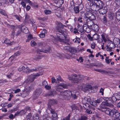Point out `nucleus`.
I'll list each match as a JSON object with an SVG mask.
<instances>
[{
    "label": "nucleus",
    "mask_w": 120,
    "mask_h": 120,
    "mask_svg": "<svg viewBox=\"0 0 120 120\" xmlns=\"http://www.w3.org/2000/svg\"><path fill=\"white\" fill-rule=\"evenodd\" d=\"M56 28L57 31L61 34L58 33L56 34L57 36L56 40L58 41L62 42L63 41L64 39L65 38V37L64 35V32L63 30L64 26L60 22H58Z\"/></svg>",
    "instance_id": "1"
},
{
    "label": "nucleus",
    "mask_w": 120,
    "mask_h": 120,
    "mask_svg": "<svg viewBox=\"0 0 120 120\" xmlns=\"http://www.w3.org/2000/svg\"><path fill=\"white\" fill-rule=\"evenodd\" d=\"M72 93L70 91L66 90L64 91H61L60 92L59 96L60 98L65 99H69L71 96L75 99H76V94H72Z\"/></svg>",
    "instance_id": "2"
},
{
    "label": "nucleus",
    "mask_w": 120,
    "mask_h": 120,
    "mask_svg": "<svg viewBox=\"0 0 120 120\" xmlns=\"http://www.w3.org/2000/svg\"><path fill=\"white\" fill-rule=\"evenodd\" d=\"M42 74V72H39L35 75H30L28 77V79L24 81L23 84L25 85L26 84H28L30 82H33L35 79L36 78V77L41 75Z\"/></svg>",
    "instance_id": "3"
},
{
    "label": "nucleus",
    "mask_w": 120,
    "mask_h": 120,
    "mask_svg": "<svg viewBox=\"0 0 120 120\" xmlns=\"http://www.w3.org/2000/svg\"><path fill=\"white\" fill-rule=\"evenodd\" d=\"M107 108L106 107H104L103 106L101 107V108L98 109L101 111L103 112H105L106 114L109 116H112L113 114L115 112V109H112L111 110L108 109H105Z\"/></svg>",
    "instance_id": "4"
},
{
    "label": "nucleus",
    "mask_w": 120,
    "mask_h": 120,
    "mask_svg": "<svg viewBox=\"0 0 120 120\" xmlns=\"http://www.w3.org/2000/svg\"><path fill=\"white\" fill-rule=\"evenodd\" d=\"M93 89V90L95 89L96 91L98 89V87L96 86H95L94 87H92L89 84L84 85H83L82 86L81 89L84 92H85L86 91L89 90V89Z\"/></svg>",
    "instance_id": "5"
},
{
    "label": "nucleus",
    "mask_w": 120,
    "mask_h": 120,
    "mask_svg": "<svg viewBox=\"0 0 120 120\" xmlns=\"http://www.w3.org/2000/svg\"><path fill=\"white\" fill-rule=\"evenodd\" d=\"M56 56L60 59H62L63 57H66L67 59H69L71 56V53L70 52H68L65 55L63 54L58 53Z\"/></svg>",
    "instance_id": "6"
},
{
    "label": "nucleus",
    "mask_w": 120,
    "mask_h": 120,
    "mask_svg": "<svg viewBox=\"0 0 120 120\" xmlns=\"http://www.w3.org/2000/svg\"><path fill=\"white\" fill-rule=\"evenodd\" d=\"M31 86H29L28 87L26 88L25 91L22 94V96L23 97H25L27 96L29 94V92L33 88H32Z\"/></svg>",
    "instance_id": "7"
},
{
    "label": "nucleus",
    "mask_w": 120,
    "mask_h": 120,
    "mask_svg": "<svg viewBox=\"0 0 120 120\" xmlns=\"http://www.w3.org/2000/svg\"><path fill=\"white\" fill-rule=\"evenodd\" d=\"M24 21L26 22L33 24L35 22V20H34L31 19H30L29 16L26 14L25 15Z\"/></svg>",
    "instance_id": "8"
},
{
    "label": "nucleus",
    "mask_w": 120,
    "mask_h": 120,
    "mask_svg": "<svg viewBox=\"0 0 120 120\" xmlns=\"http://www.w3.org/2000/svg\"><path fill=\"white\" fill-rule=\"evenodd\" d=\"M94 3H95L100 9L102 8L104 5L102 1L99 0H94Z\"/></svg>",
    "instance_id": "9"
},
{
    "label": "nucleus",
    "mask_w": 120,
    "mask_h": 120,
    "mask_svg": "<svg viewBox=\"0 0 120 120\" xmlns=\"http://www.w3.org/2000/svg\"><path fill=\"white\" fill-rule=\"evenodd\" d=\"M114 111L115 112L114 113L112 116L113 119L115 120L116 119L120 120V113H119L115 110Z\"/></svg>",
    "instance_id": "10"
},
{
    "label": "nucleus",
    "mask_w": 120,
    "mask_h": 120,
    "mask_svg": "<svg viewBox=\"0 0 120 120\" xmlns=\"http://www.w3.org/2000/svg\"><path fill=\"white\" fill-rule=\"evenodd\" d=\"M84 22L85 23V24L86 25L87 27L89 28H90L93 24L92 21L88 19H86Z\"/></svg>",
    "instance_id": "11"
},
{
    "label": "nucleus",
    "mask_w": 120,
    "mask_h": 120,
    "mask_svg": "<svg viewBox=\"0 0 120 120\" xmlns=\"http://www.w3.org/2000/svg\"><path fill=\"white\" fill-rule=\"evenodd\" d=\"M42 90L41 88H39L36 89L35 91L34 95L35 97H37L39 96L42 93Z\"/></svg>",
    "instance_id": "12"
},
{
    "label": "nucleus",
    "mask_w": 120,
    "mask_h": 120,
    "mask_svg": "<svg viewBox=\"0 0 120 120\" xmlns=\"http://www.w3.org/2000/svg\"><path fill=\"white\" fill-rule=\"evenodd\" d=\"M119 44H120V41L119 39L117 38L114 39L113 42L111 41L110 43V44L113 45H118Z\"/></svg>",
    "instance_id": "13"
},
{
    "label": "nucleus",
    "mask_w": 120,
    "mask_h": 120,
    "mask_svg": "<svg viewBox=\"0 0 120 120\" xmlns=\"http://www.w3.org/2000/svg\"><path fill=\"white\" fill-rule=\"evenodd\" d=\"M90 98L89 97H85L82 100V101L84 103L88 104L90 101Z\"/></svg>",
    "instance_id": "14"
},
{
    "label": "nucleus",
    "mask_w": 120,
    "mask_h": 120,
    "mask_svg": "<svg viewBox=\"0 0 120 120\" xmlns=\"http://www.w3.org/2000/svg\"><path fill=\"white\" fill-rule=\"evenodd\" d=\"M99 13L102 14L104 15L106 13L107 11V8L104 7V8H101L99 10Z\"/></svg>",
    "instance_id": "15"
},
{
    "label": "nucleus",
    "mask_w": 120,
    "mask_h": 120,
    "mask_svg": "<svg viewBox=\"0 0 120 120\" xmlns=\"http://www.w3.org/2000/svg\"><path fill=\"white\" fill-rule=\"evenodd\" d=\"M91 8L93 11H97L100 9L97 6V4L95 3H94L92 5L91 7Z\"/></svg>",
    "instance_id": "16"
},
{
    "label": "nucleus",
    "mask_w": 120,
    "mask_h": 120,
    "mask_svg": "<svg viewBox=\"0 0 120 120\" xmlns=\"http://www.w3.org/2000/svg\"><path fill=\"white\" fill-rule=\"evenodd\" d=\"M78 76H79L78 77H76V78H74L73 80L74 82L75 83H77L79 82L82 79L81 75H77Z\"/></svg>",
    "instance_id": "17"
},
{
    "label": "nucleus",
    "mask_w": 120,
    "mask_h": 120,
    "mask_svg": "<svg viewBox=\"0 0 120 120\" xmlns=\"http://www.w3.org/2000/svg\"><path fill=\"white\" fill-rule=\"evenodd\" d=\"M67 86L65 84H61L59 85V86L57 87L56 90L57 91H60V90L62 88L61 87H62L63 88H65Z\"/></svg>",
    "instance_id": "18"
},
{
    "label": "nucleus",
    "mask_w": 120,
    "mask_h": 120,
    "mask_svg": "<svg viewBox=\"0 0 120 120\" xmlns=\"http://www.w3.org/2000/svg\"><path fill=\"white\" fill-rule=\"evenodd\" d=\"M82 6L83 7V6L82 4H80L79 6L75 7L74 8V10L75 12V13L77 14L78 13L79 11V10L80 9V7Z\"/></svg>",
    "instance_id": "19"
},
{
    "label": "nucleus",
    "mask_w": 120,
    "mask_h": 120,
    "mask_svg": "<svg viewBox=\"0 0 120 120\" xmlns=\"http://www.w3.org/2000/svg\"><path fill=\"white\" fill-rule=\"evenodd\" d=\"M46 32V30L45 29H43L41 33L39 35V37L41 38H44L45 36V33Z\"/></svg>",
    "instance_id": "20"
},
{
    "label": "nucleus",
    "mask_w": 120,
    "mask_h": 120,
    "mask_svg": "<svg viewBox=\"0 0 120 120\" xmlns=\"http://www.w3.org/2000/svg\"><path fill=\"white\" fill-rule=\"evenodd\" d=\"M68 79L70 80H73L74 78L73 77H78L79 76H78L77 75L75 74H74L72 75H68Z\"/></svg>",
    "instance_id": "21"
},
{
    "label": "nucleus",
    "mask_w": 120,
    "mask_h": 120,
    "mask_svg": "<svg viewBox=\"0 0 120 120\" xmlns=\"http://www.w3.org/2000/svg\"><path fill=\"white\" fill-rule=\"evenodd\" d=\"M40 120L39 116L37 114H35L33 116L31 120Z\"/></svg>",
    "instance_id": "22"
},
{
    "label": "nucleus",
    "mask_w": 120,
    "mask_h": 120,
    "mask_svg": "<svg viewBox=\"0 0 120 120\" xmlns=\"http://www.w3.org/2000/svg\"><path fill=\"white\" fill-rule=\"evenodd\" d=\"M102 104H104L105 105V106L104 107H106V105L111 107H113V105H112L111 104L107 102H103L102 103Z\"/></svg>",
    "instance_id": "23"
},
{
    "label": "nucleus",
    "mask_w": 120,
    "mask_h": 120,
    "mask_svg": "<svg viewBox=\"0 0 120 120\" xmlns=\"http://www.w3.org/2000/svg\"><path fill=\"white\" fill-rule=\"evenodd\" d=\"M49 102L51 105L56 104L57 103V101L53 99L49 100Z\"/></svg>",
    "instance_id": "24"
},
{
    "label": "nucleus",
    "mask_w": 120,
    "mask_h": 120,
    "mask_svg": "<svg viewBox=\"0 0 120 120\" xmlns=\"http://www.w3.org/2000/svg\"><path fill=\"white\" fill-rule=\"evenodd\" d=\"M38 70V68H36L35 69H32L29 70L28 71H24V72L26 73H27L29 72H30L34 71H36Z\"/></svg>",
    "instance_id": "25"
},
{
    "label": "nucleus",
    "mask_w": 120,
    "mask_h": 120,
    "mask_svg": "<svg viewBox=\"0 0 120 120\" xmlns=\"http://www.w3.org/2000/svg\"><path fill=\"white\" fill-rule=\"evenodd\" d=\"M90 28L95 30H98V26L96 24H94Z\"/></svg>",
    "instance_id": "26"
},
{
    "label": "nucleus",
    "mask_w": 120,
    "mask_h": 120,
    "mask_svg": "<svg viewBox=\"0 0 120 120\" xmlns=\"http://www.w3.org/2000/svg\"><path fill=\"white\" fill-rule=\"evenodd\" d=\"M39 51L41 52L47 53L50 51V48H49L48 49H46L45 50L42 49H39Z\"/></svg>",
    "instance_id": "27"
},
{
    "label": "nucleus",
    "mask_w": 120,
    "mask_h": 120,
    "mask_svg": "<svg viewBox=\"0 0 120 120\" xmlns=\"http://www.w3.org/2000/svg\"><path fill=\"white\" fill-rule=\"evenodd\" d=\"M52 117L53 120H57L58 118L57 113H54L52 114Z\"/></svg>",
    "instance_id": "28"
},
{
    "label": "nucleus",
    "mask_w": 120,
    "mask_h": 120,
    "mask_svg": "<svg viewBox=\"0 0 120 120\" xmlns=\"http://www.w3.org/2000/svg\"><path fill=\"white\" fill-rule=\"evenodd\" d=\"M116 18L119 21H120V12H117L116 13Z\"/></svg>",
    "instance_id": "29"
},
{
    "label": "nucleus",
    "mask_w": 120,
    "mask_h": 120,
    "mask_svg": "<svg viewBox=\"0 0 120 120\" xmlns=\"http://www.w3.org/2000/svg\"><path fill=\"white\" fill-rule=\"evenodd\" d=\"M80 39L78 38H75L72 40L74 42L80 43Z\"/></svg>",
    "instance_id": "30"
},
{
    "label": "nucleus",
    "mask_w": 120,
    "mask_h": 120,
    "mask_svg": "<svg viewBox=\"0 0 120 120\" xmlns=\"http://www.w3.org/2000/svg\"><path fill=\"white\" fill-rule=\"evenodd\" d=\"M99 35L97 34H96L93 35V38L95 40H98L99 38Z\"/></svg>",
    "instance_id": "31"
},
{
    "label": "nucleus",
    "mask_w": 120,
    "mask_h": 120,
    "mask_svg": "<svg viewBox=\"0 0 120 120\" xmlns=\"http://www.w3.org/2000/svg\"><path fill=\"white\" fill-rule=\"evenodd\" d=\"M0 13L5 16H7V15L5 11L0 8Z\"/></svg>",
    "instance_id": "32"
},
{
    "label": "nucleus",
    "mask_w": 120,
    "mask_h": 120,
    "mask_svg": "<svg viewBox=\"0 0 120 120\" xmlns=\"http://www.w3.org/2000/svg\"><path fill=\"white\" fill-rule=\"evenodd\" d=\"M85 112L88 114L94 113V112H93V111L91 110L90 108L89 109H86L85 111Z\"/></svg>",
    "instance_id": "33"
},
{
    "label": "nucleus",
    "mask_w": 120,
    "mask_h": 120,
    "mask_svg": "<svg viewBox=\"0 0 120 120\" xmlns=\"http://www.w3.org/2000/svg\"><path fill=\"white\" fill-rule=\"evenodd\" d=\"M48 19V18L47 17H45L43 18H41L40 17H38L37 19L38 20H42V21H44Z\"/></svg>",
    "instance_id": "34"
},
{
    "label": "nucleus",
    "mask_w": 120,
    "mask_h": 120,
    "mask_svg": "<svg viewBox=\"0 0 120 120\" xmlns=\"http://www.w3.org/2000/svg\"><path fill=\"white\" fill-rule=\"evenodd\" d=\"M4 24L7 26L8 27H10L12 29H14V28H16V27L14 26L13 25H11L10 26L8 23L6 21L4 22Z\"/></svg>",
    "instance_id": "35"
},
{
    "label": "nucleus",
    "mask_w": 120,
    "mask_h": 120,
    "mask_svg": "<svg viewBox=\"0 0 120 120\" xmlns=\"http://www.w3.org/2000/svg\"><path fill=\"white\" fill-rule=\"evenodd\" d=\"M92 13L91 12H90L87 13L85 15V17H86L87 18L89 19Z\"/></svg>",
    "instance_id": "36"
},
{
    "label": "nucleus",
    "mask_w": 120,
    "mask_h": 120,
    "mask_svg": "<svg viewBox=\"0 0 120 120\" xmlns=\"http://www.w3.org/2000/svg\"><path fill=\"white\" fill-rule=\"evenodd\" d=\"M32 115V114L31 113H29L26 116V119L27 120H31L30 119L31 118Z\"/></svg>",
    "instance_id": "37"
},
{
    "label": "nucleus",
    "mask_w": 120,
    "mask_h": 120,
    "mask_svg": "<svg viewBox=\"0 0 120 120\" xmlns=\"http://www.w3.org/2000/svg\"><path fill=\"white\" fill-rule=\"evenodd\" d=\"M115 18V14L113 13H111L109 17V18L111 20H113Z\"/></svg>",
    "instance_id": "38"
},
{
    "label": "nucleus",
    "mask_w": 120,
    "mask_h": 120,
    "mask_svg": "<svg viewBox=\"0 0 120 120\" xmlns=\"http://www.w3.org/2000/svg\"><path fill=\"white\" fill-rule=\"evenodd\" d=\"M106 15H104L103 16V22L105 25L107 24V20L106 18Z\"/></svg>",
    "instance_id": "39"
},
{
    "label": "nucleus",
    "mask_w": 120,
    "mask_h": 120,
    "mask_svg": "<svg viewBox=\"0 0 120 120\" xmlns=\"http://www.w3.org/2000/svg\"><path fill=\"white\" fill-rule=\"evenodd\" d=\"M38 45L41 47H45L46 45V43L44 42H41L38 43Z\"/></svg>",
    "instance_id": "40"
},
{
    "label": "nucleus",
    "mask_w": 120,
    "mask_h": 120,
    "mask_svg": "<svg viewBox=\"0 0 120 120\" xmlns=\"http://www.w3.org/2000/svg\"><path fill=\"white\" fill-rule=\"evenodd\" d=\"M87 116H82L81 117L79 118V120H87Z\"/></svg>",
    "instance_id": "41"
},
{
    "label": "nucleus",
    "mask_w": 120,
    "mask_h": 120,
    "mask_svg": "<svg viewBox=\"0 0 120 120\" xmlns=\"http://www.w3.org/2000/svg\"><path fill=\"white\" fill-rule=\"evenodd\" d=\"M95 101H90V104L94 106H97V104L96 103Z\"/></svg>",
    "instance_id": "42"
},
{
    "label": "nucleus",
    "mask_w": 120,
    "mask_h": 120,
    "mask_svg": "<svg viewBox=\"0 0 120 120\" xmlns=\"http://www.w3.org/2000/svg\"><path fill=\"white\" fill-rule=\"evenodd\" d=\"M4 43L5 44H8L9 45H11V41L10 40L8 39H6L4 40Z\"/></svg>",
    "instance_id": "43"
},
{
    "label": "nucleus",
    "mask_w": 120,
    "mask_h": 120,
    "mask_svg": "<svg viewBox=\"0 0 120 120\" xmlns=\"http://www.w3.org/2000/svg\"><path fill=\"white\" fill-rule=\"evenodd\" d=\"M41 58V56L39 55L36 56L33 58V59L36 60H38L39 59Z\"/></svg>",
    "instance_id": "44"
},
{
    "label": "nucleus",
    "mask_w": 120,
    "mask_h": 120,
    "mask_svg": "<svg viewBox=\"0 0 120 120\" xmlns=\"http://www.w3.org/2000/svg\"><path fill=\"white\" fill-rule=\"evenodd\" d=\"M88 19L92 21V20H95L96 19V17L92 13L91 16L90 17V18Z\"/></svg>",
    "instance_id": "45"
},
{
    "label": "nucleus",
    "mask_w": 120,
    "mask_h": 120,
    "mask_svg": "<svg viewBox=\"0 0 120 120\" xmlns=\"http://www.w3.org/2000/svg\"><path fill=\"white\" fill-rule=\"evenodd\" d=\"M62 80V79L60 76H58L57 78V79L56 80V83H58L59 81H61Z\"/></svg>",
    "instance_id": "46"
},
{
    "label": "nucleus",
    "mask_w": 120,
    "mask_h": 120,
    "mask_svg": "<svg viewBox=\"0 0 120 120\" xmlns=\"http://www.w3.org/2000/svg\"><path fill=\"white\" fill-rule=\"evenodd\" d=\"M33 39L32 35L31 34L29 35L28 38L27 39L26 41V42H29L31 40Z\"/></svg>",
    "instance_id": "47"
},
{
    "label": "nucleus",
    "mask_w": 120,
    "mask_h": 120,
    "mask_svg": "<svg viewBox=\"0 0 120 120\" xmlns=\"http://www.w3.org/2000/svg\"><path fill=\"white\" fill-rule=\"evenodd\" d=\"M101 38L102 40L101 41L102 42H103V40L104 41V42L105 43L106 42V41H107V39L105 37V36L103 35V34H102L101 35Z\"/></svg>",
    "instance_id": "48"
},
{
    "label": "nucleus",
    "mask_w": 120,
    "mask_h": 120,
    "mask_svg": "<svg viewBox=\"0 0 120 120\" xmlns=\"http://www.w3.org/2000/svg\"><path fill=\"white\" fill-rule=\"evenodd\" d=\"M101 72L104 73L105 74H112L113 72L111 71H107L104 70H102Z\"/></svg>",
    "instance_id": "49"
},
{
    "label": "nucleus",
    "mask_w": 120,
    "mask_h": 120,
    "mask_svg": "<svg viewBox=\"0 0 120 120\" xmlns=\"http://www.w3.org/2000/svg\"><path fill=\"white\" fill-rule=\"evenodd\" d=\"M69 50L71 52H71V53L72 52L74 53L76 52V49L72 47L70 48Z\"/></svg>",
    "instance_id": "50"
},
{
    "label": "nucleus",
    "mask_w": 120,
    "mask_h": 120,
    "mask_svg": "<svg viewBox=\"0 0 120 120\" xmlns=\"http://www.w3.org/2000/svg\"><path fill=\"white\" fill-rule=\"evenodd\" d=\"M85 26H84L83 27H80V28L79 27L78 29L79 30V31L80 32L83 33L84 32L83 31L84 29L85 28Z\"/></svg>",
    "instance_id": "51"
},
{
    "label": "nucleus",
    "mask_w": 120,
    "mask_h": 120,
    "mask_svg": "<svg viewBox=\"0 0 120 120\" xmlns=\"http://www.w3.org/2000/svg\"><path fill=\"white\" fill-rule=\"evenodd\" d=\"M102 98H100L97 99L95 101L96 103H99L102 101Z\"/></svg>",
    "instance_id": "52"
},
{
    "label": "nucleus",
    "mask_w": 120,
    "mask_h": 120,
    "mask_svg": "<svg viewBox=\"0 0 120 120\" xmlns=\"http://www.w3.org/2000/svg\"><path fill=\"white\" fill-rule=\"evenodd\" d=\"M31 45L32 46H34L37 45V43L34 41H32L30 42Z\"/></svg>",
    "instance_id": "53"
},
{
    "label": "nucleus",
    "mask_w": 120,
    "mask_h": 120,
    "mask_svg": "<svg viewBox=\"0 0 120 120\" xmlns=\"http://www.w3.org/2000/svg\"><path fill=\"white\" fill-rule=\"evenodd\" d=\"M20 115H22L23 114H25L26 113V112L25 110H22L20 111Z\"/></svg>",
    "instance_id": "54"
},
{
    "label": "nucleus",
    "mask_w": 120,
    "mask_h": 120,
    "mask_svg": "<svg viewBox=\"0 0 120 120\" xmlns=\"http://www.w3.org/2000/svg\"><path fill=\"white\" fill-rule=\"evenodd\" d=\"M19 28L22 31H23V32H24L23 30L26 29L25 26H19Z\"/></svg>",
    "instance_id": "55"
},
{
    "label": "nucleus",
    "mask_w": 120,
    "mask_h": 120,
    "mask_svg": "<svg viewBox=\"0 0 120 120\" xmlns=\"http://www.w3.org/2000/svg\"><path fill=\"white\" fill-rule=\"evenodd\" d=\"M45 14L46 15H48L50 14L51 13V11L49 10H46L44 11Z\"/></svg>",
    "instance_id": "56"
},
{
    "label": "nucleus",
    "mask_w": 120,
    "mask_h": 120,
    "mask_svg": "<svg viewBox=\"0 0 120 120\" xmlns=\"http://www.w3.org/2000/svg\"><path fill=\"white\" fill-rule=\"evenodd\" d=\"M21 4L22 6H23L24 8H25L26 7V3L24 2L22 0Z\"/></svg>",
    "instance_id": "57"
},
{
    "label": "nucleus",
    "mask_w": 120,
    "mask_h": 120,
    "mask_svg": "<svg viewBox=\"0 0 120 120\" xmlns=\"http://www.w3.org/2000/svg\"><path fill=\"white\" fill-rule=\"evenodd\" d=\"M111 98L112 101L113 102H115L117 100L116 98L114 96H112Z\"/></svg>",
    "instance_id": "58"
},
{
    "label": "nucleus",
    "mask_w": 120,
    "mask_h": 120,
    "mask_svg": "<svg viewBox=\"0 0 120 120\" xmlns=\"http://www.w3.org/2000/svg\"><path fill=\"white\" fill-rule=\"evenodd\" d=\"M80 15L82 17H84L85 18V14L83 11H81L80 12Z\"/></svg>",
    "instance_id": "59"
},
{
    "label": "nucleus",
    "mask_w": 120,
    "mask_h": 120,
    "mask_svg": "<svg viewBox=\"0 0 120 120\" xmlns=\"http://www.w3.org/2000/svg\"><path fill=\"white\" fill-rule=\"evenodd\" d=\"M16 28H17V27H16V28H14V29H13L14 31L12 32L11 35V37L12 38H13L14 37L15 35V32L14 31V30Z\"/></svg>",
    "instance_id": "60"
},
{
    "label": "nucleus",
    "mask_w": 120,
    "mask_h": 120,
    "mask_svg": "<svg viewBox=\"0 0 120 120\" xmlns=\"http://www.w3.org/2000/svg\"><path fill=\"white\" fill-rule=\"evenodd\" d=\"M26 111V113H27V111H29V112H30L31 109L29 107H26V109L25 110Z\"/></svg>",
    "instance_id": "61"
},
{
    "label": "nucleus",
    "mask_w": 120,
    "mask_h": 120,
    "mask_svg": "<svg viewBox=\"0 0 120 120\" xmlns=\"http://www.w3.org/2000/svg\"><path fill=\"white\" fill-rule=\"evenodd\" d=\"M70 115L69 114L67 117H65V118L63 119L62 120H70Z\"/></svg>",
    "instance_id": "62"
},
{
    "label": "nucleus",
    "mask_w": 120,
    "mask_h": 120,
    "mask_svg": "<svg viewBox=\"0 0 120 120\" xmlns=\"http://www.w3.org/2000/svg\"><path fill=\"white\" fill-rule=\"evenodd\" d=\"M25 67L23 66H22L21 68H20L18 69V71H21L25 69Z\"/></svg>",
    "instance_id": "63"
},
{
    "label": "nucleus",
    "mask_w": 120,
    "mask_h": 120,
    "mask_svg": "<svg viewBox=\"0 0 120 120\" xmlns=\"http://www.w3.org/2000/svg\"><path fill=\"white\" fill-rule=\"evenodd\" d=\"M82 17H79L78 19V21H79L80 23H82L83 22V20H82Z\"/></svg>",
    "instance_id": "64"
}]
</instances>
